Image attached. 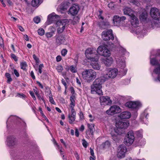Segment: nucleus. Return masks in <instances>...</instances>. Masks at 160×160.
<instances>
[{
	"instance_id": "nucleus-1",
	"label": "nucleus",
	"mask_w": 160,
	"mask_h": 160,
	"mask_svg": "<svg viewBox=\"0 0 160 160\" xmlns=\"http://www.w3.org/2000/svg\"><path fill=\"white\" fill-rule=\"evenodd\" d=\"M95 52V50L88 48L85 51V56L87 59L91 61L90 65L92 68L95 70H99L100 66L98 63L99 56Z\"/></svg>"
},
{
	"instance_id": "nucleus-2",
	"label": "nucleus",
	"mask_w": 160,
	"mask_h": 160,
	"mask_svg": "<svg viewBox=\"0 0 160 160\" xmlns=\"http://www.w3.org/2000/svg\"><path fill=\"white\" fill-rule=\"evenodd\" d=\"M129 125V123L127 121H124L122 120L117 122V128L112 130L110 133L112 139L114 141L117 140L119 138L120 135L122 134V130L121 129H126Z\"/></svg>"
},
{
	"instance_id": "nucleus-3",
	"label": "nucleus",
	"mask_w": 160,
	"mask_h": 160,
	"mask_svg": "<svg viewBox=\"0 0 160 160\" xmlns=\"http://www.w3.org/2000/svg\"><path fill=\"white\" fill-rule=\"evenodd\" d=\"M103 77L97 78L93 82L91 85V93H93L95 92L99 95H103L102 90V85L106 80Z\"/></svg>"
},
{
	"instance_id": "nucleus-4",
	"label": "nucleus",
	"mask_w": 160,
	"mask_h": 160,
	"mask_svg": "<svg viewBox=\"0 0 160 160\" xmlns=\"http://www.w3.org/2000/svg\"><path fill=\"white\" fill-rule=\"evenodd\" d=\"M117 67L119 70L118 74L120 76L125 75L127 70L126 68L125 58L123 56H118L116 58Z\"/></svg>"
},
{
	"instance_id": "nucleus-5",
	"label": "nucleus",
	"mask_w": 160,
	"mask_h": 160,
	"mask_svg": "<svg viewBox=\"0 0 160 160\" xmlns=\"http://www.w3.org/2000/svg\"><path fill=\"white\" fill-rule=\"evenodd\" d=\"M131 23L132 25L134 27H138V28L136 30V34L138 35V37L142 38L147 33L146 29L141 30L139 27V21L138 18L134 15L131 17Z\"/></svg>"
},
{
	"instance_id": "nucleus-6",
	"label": "nucleus",
	"mask_w": 160,
	"mask_h": 160,
	"mask_svg": "<svg viewBox=\"0 0 160 160\" xmlns=\"http://www.w3.org/2000/svg\"><path fill=\"white\" fill-rule=\"evenodd\" d=\"M82 74V78L88 83L92 82L97 77L96 72L92 69H85Z\"/></svg>"
},
{
	"instance_id": "nucleus-7",
	"label": "nucleus",
	"mask_w": 160,
	"mask_h": 160,
	"mask_svg": "<svg viewBox=\"0 0 160 160\" xmlns=\"http://www.w3.org/2000/svg\"><path fill=\"white\" fill-rule=\"evenodd\" d=\"M135 137L132 131L129 132L127 134L124 139V143L127 146H130L133 143Z\"/></svg>"
},
{
	"instance_id": "nucleus-8",
	"label": "nucleus",
	"mask_w": 160,
	"mask_h": 160,
	"mask_svg": "<svg viewBox=\"0 0 160 160\" xmlns=\"http://www.w3.org/2000/svg\"><path fill=\"white\" fill-rule=\"evenodd\" d=\"M97 52L104 57H109L111 55L110 51L104 46H100L97 49Z\"/></svg>"
},
{
	"instance_id": "nucleus-9",
	"label": "nucleus",
	"mask_w": 160,
	"mask_h": 160,
	"mask_svg": "<svg viewBox=\"0 0 160 160\" xmlns=\"http://www.w3.org/2000/svg\"><path fill=\"white\" fill-rule=\"evenodd\" d=\"M102 38L104 41H108L110 40H114V37L112 31L111 29L107 31H105L102 33Z\"/></svg>"
},
{
	"instance_id": "nucleus-10",
	"label": "nucleus",
	"mask_w": 160,
	"mask_h": 160,
	"mask_svg": "<svg viewBox=\"0 0 160 160\" xmlns=\"http://www.w3.org/2000/svg\"><path fill=\"white\" fill-rule=\"evenodd\" d=\"M67 22V19H63L56 22V26L57 27H59L57 29V31L58 33H61L63 32L65 29V26Z\"/></svg>"
},
{
	"instance_id": "nucleus-11",
	"label": "nucleus",
	"mask_w": 160,
	"mask_h": 160,
	"mask_svg": "<svg viewBox=\"0 0 160 160\" xmlns=\"http://www.w3.org/2000/svg\"><path fill=\"white\" fill-rule=\"evenodd\" d=\"M121 112L120 108L116 105H113L111 106L110 108L106 111L107 114L109 115H113Z\"/></svg>"
},
{
	"instance_id": "nucleus-12",
	"label": "nucleus",
	"mask_w": 160,
	"mask_h": 160,
	"mask_svg": "<svg viewBox=\"0 0 160 160\" xmlns=\"http://www.w3.org/2000/svg\"><path fill=\"white\" fill-rule=\"evenodd\" d=\"M118 72V69L114 68L109 71L107 74L104 75L103 77L106 80L109 78H114L118 74L119 75Z\"/></svg>"
},
{
	"instance_id": "nucleus-13",
	"label": "nucleus",
	"mask_w": 160,
	"mask_h": 160,
	"mask_svg": "<svg viewBox=\"0 0 160 160\" xmlns=\"http://www.w3.org/2000/svg\"><path fill=\"white\" fill-rule=\"evenodd\" d=\"M150 14L154 19L160 20V11L156 8H151Z\"/></svg>"
},
{
	"instance_id": "nucleus-14",
	"label": "nucleus",
	"mask_w": 160,
	"mask_h": 160,
	"mask_svg": "<svg viewBox=\"0 0 160 160\" xmlns=\"http://www.w3.org/2000/svg\"><path fill=\"white\" fill-rule=\"evenodd\" d=\"M127 151V148L126 146L122 145H119L118 149V157L121 158L124 157Z\"/></svg>"
},
{
	"instance_id": "nucleus-15",
	"label": "nucleus",
	"mask_w": 160,
	"mask_h": 160,
	"mask_svg": "<svg viewBox=\"0 0 160 160\" xmlns=\"http://www.w3.org/2000/svg\"><path fill=\"white\" fill-rule=\"evenodd\" d=\"M126 19V18L125 16L120 17L117 15L114 16L113 19V24L114 26H119L121 23L122 22Z\"/></svg>"
},
{
	"instance_id": "nucleus-16",
	"label": "nucleus",
	"mask_w": 160,
	"mask_h": 160,
	"mask_svg": "<svg viewBox=\"0 0 160 160\" xmlns=\"http://www.w3.org/2000/svg\"><path fill=\"white\" fill-rule=\"evenodd\" d=\"M141 104L139 102H128L125 104V106L129 108L136 109L139 108L141 106Z\"/></svg>"
},
{
	"instance_id": "nucleus-17",
	"label": "nucleus",
	"mask_w": 160,
	"mask_h": 160,
	"mask_svg": "<svg viewBox=\"0 0 160 160\" xmlns=\"http://www.w3.org/2000/svg\"><path fill=\"white\" fill-rule=\"evenodd\" d=\"M17 141L16 138L12 136L8 137L7 139V144L10 147L16 145Z\"/></svg>"
},
{
	"instance_id": "nucleus-18",
	"label": "nucleus",
	"mask_w": 160,
	"mask_h": 160,
	"mask_svg": "<svg viewBox=\"0 0 160 160\" xmlns=\"http://www.w3.org/2000/svg\"><path fill=\"white\" fill-rule=\"evenodd\" d=\"M79 10V6L78 5L74 4L70 8L68 12L72 15L74 16L78 14Z\"/></svg>"
},
{
	"instance_id": "nucleus-19",
	"label": "nucleus",
	"mask_w": 160,
	"mask_h": 160,
	"mask_svg": "<svg viewBox=\"0 0 160 160\" xmlns=\"http://www.w3.org/2000/svg\"><path fill=\"white\" fill-rule=\"evenodd\" d=\"M59 18V16L56 15L54 13L49 15L48 17L47 21L50 24L54 21H56Z\"/></svg>"
},
{
	"instance_id": "nucleus-20",
	"label": "nucleus",
	"mask_w": 160,
	"mask_h": 160,
	"mask_svg": "<svg viewBox=\"0 0 160 160\" xmlns=\"http://www.w3.org/2000/svg\"><path fill=\"white\" fill-rule=\"evenodd\" d=\"M100 102L101 105H108L111 104L112 101L110 99V98L108 97H100L99 98Z\"/></svg>"
},
{
	"instance_id": "nucleus-21",
	"label": "nucleus",
	"mask_w": 160,
	"mask_h": 160,
	"mask_svg": "<svg viewBox=\"0 0 160 160\" xmlns=\"http://www.w3.org/2000/svg\"><path fill=\"white\" fill-rule=\"evenodd\" d=\"M98 25L99 27L102 29H105L110 27L109 22L106 19H105L104 21L99 22Z\"/></svg>"
},
{
	"instance_id": "nucleus-22",
	"label": "nucleus",
	"mask_w": 160,
	"mask_h": 160,
	"mask_svg": "<svg viewBox=\"0 0 160 160\" xmlns=\"http://www.w3.org/2000/svg\"><path fill=\"white\" fill-rule=\"evenodd\" d=\"M66 41L65 37L63 35H60L56 38V43L58 45L64 44Z\"/></svg>"
},
{
	"instance_id": "nucleus-23",
	"label": "nucleus",
	"mask_w": 160,
	"mask_h": 160,
	"mask_svg": "<svg viewBox=\"0 0 160 160\" xmlns=\"http://www.w3.org/2000/svg\"><path fill=\"white\" fill-rule=\"evenodd\" d=\"M71 114H69L68 121L70 123L72 124L75 120L76 112L75 111L71 110Z\"/></svg>"
},
{
	"instance_id": "nucleus-24",
	"label": "nucleus",
	"mask_w": 160,
	"mask_h": 160,
	"mask_svg": "<svg viewBox=\"0 0 160 160\" xmlns=\"http://www.w3.org/2000/svg\"><path fill=\"white\" fill-rule=\"evenodd\" d=\"M131 114L129 112H124L121 113L119 116L121 119H128L131 117Z\"/></svg>"
},
{
	"instance_id": "nucleus-25",
	"label": "nucleus",
	"mask_w": 160,
	"mask_h": 160,
	"mask_svg": "<svg viewBox=\"0 0 160 160\" xmlns=\"http://www.w3.org/2000/svg\"><path fill=\"white\" fill-rule=\"evenodd\" d=\"M123 12L125 14L128 15L130 17V18L132 16L134 15L133 11L129 8L126 7L123 9Z\"/></svg>"
},
{
	"instance_id": "nucleus-26",
	"label": "nucleus",
	"mask_w": 160,
	"mask_h": 160,
	"mask_svg": "<svg viewBox=\"0 0 160 160\" xmlns=\"http://www.w3.org/2000/svg\"><path fill=\"white\" fill-rule=\"evenodd\" d=\"M75 97L74 95H72L70 97V107L71 108V110L75 111L74 108L75 105Z\"/></svg>"
},
{
	"instance_id": "nucleus-27",
	"label": "nucleus",
	"mask_w": 160,
	"mask_h": 160,
	"mask_svg": "<svg viewBox=\"0 0 160 160\" xmlns=\"http://www.w3.org/2000/svg\"><path fill=\"white\" fill-rule=\"evenodd\" d=\"M148 14L146 12L142 13L140 16V19L141 21L143 22H148L149 20L147 18Z\"/></svg>"
},
{
	"instance_id": "nucleus-28",
	"label": "nucleus",
	"mask_w": 160,
	"mask_h": 160,
	"mask_svg": "<svg viewBox=\"0 0 160 160\" xmlns=\"http://www.w3.org/2000/svg\"><path fill=\"white\" fill-rule=\"evenodd\" d=\"M112 58L111 57H110V56L108 57L103 61L104 63L106 65L108 66H110L112 64Z\"/></svg>"
},
{
	"instance_id": "nucleus-29",
	"label": "nucleus",
	"mask_w": 160,
	"mask_h": 160,
	"mask_svg": "<svg viewBox=\"0 0 160 160\" xmlns=\"http://www.w3.org/2000/svg\"><path fill=\"white\" fill-rule=\"evenodd\" d=\"M88 128L89 129L90 132H89L88 134L90 135H93L94 131V125L93 124H88Z\"/></svg>"
},
{
	"instance_id": "nucleus-30",
	"label": "nucleus",
	"mask_w": 160,
	"mask_h": 160,
	"mask_svg": "<svg viewBox=\"0 0 160 160\" xmlns=\"http://www.w3.org/2000/svg\"><path fill=\"white\" fill-rule=\"evenodd\" d=\"M42 2V0H32L31 4L33 7H38Z\"/></svg>"
},
{
	"instance_id": "nucleus-31",
	"label": "nucleus",
	"mask_w": 160,
	"mask_h": 160,
	"mask_svg": "<svg viewBox=\"0 0 160 160\" xmlns=\"http://www.w3.org/2000/svg\"><path fill=\"white\" fill-rule=\"evenodd\" d=\"M150 57H151L150 56ZM150 62L151 64L153 66H156L160 65L158 61L155 58H150Z\"/></svg>"
},
{
	"instance_id": "nucleus-32",
	"label": "nucleus",
	"mask_w": 160,
	"mask_h": 160,
	"mask_svg": "<svg viewBox=\"0 0 160 160\" xmlns=\"http://www.w3.org/2000/svg\"><path fill=\"white\" fill-rule=\"evenodd\" d=\"M67 70H70L73 73H75L77 72V68L76 65L74 66L73 65L70 66L68 69H66Z\"/></svg>"
},
{
	"instance_id": "nucleus-33",
	"label": "nucleus",
	"mask_w": 160,
	"mask_h": 160,
	"mask_svg": "<svg viewBox=\"0 0 160 160\" xmlns=\"http://www.w3.org/2000/svg\"><path fill=\"white\" fill-rule=\"evenodd\" d=\"M158 66L156 67L153 70V72L158 75V78L159 77H160V64L158 65Z\"/></svg>"
},
{
	"instance_id": "nucleus-34",
	"label": "nucleus",
	"mask_w": 160,
	"mask_h": 160,
	"mask_svg": "<svg viewBox=\"0 0 160 160\" xmlns=\"http://www.w3.org/2000/svg\"><path fill=\"white\" fill-rule=\"evenodd\" d=\"M33 91L36 95L38 98V99L40 100H42L43 102L45 103V101L43 98L39 94L37 91L35 89H33Z\"/></svg>"
},
{
	"instance_id": "nucleus-35",
	"label": "nucleus",
	"mask_w": 160,
	"mask_h": 160,
	"mask_svg": "<svg viewBox=\"0 0 160 160\" xmlns=\"http://www.w3.org/2000/svg\"><path fill=\"white\" fill-rule=\"evenodd\" d=\"M110 144V142L108 141H107L101 144V147L103 148H106L109 147Z\"/></svg>"
},
{
	"instance_id": "nucleus-36",
	"label": "nucleus",
	"mask_w": 160,
	"mask_h": 160,
	"mask_svg": "<svg viewBox=\"0 0 160 160\" xmlns=\"http://www.w3.org/2000/svg\"><path fill=\"white\" fill-rule=\"evenodd\" d=\"M152 55L158 56H160V50H158L157 51L153 50L151 52V57Z\"/></svg>"
},
{
	"instance_id": "nucleus-37",
	"label": "nucleus",
	"mask_w": 160,
	"mask_h": 160,
	"mask_svg": "<svg viewBox=\"0 0 160 160\" xmlns=\"http://www.w3.org/2000/svg\"><path fill=\"white\" fill-rule=\"evenodd\" d=\"M20 67L22 69L24 70H26V68L27 67V65L26 62H22L20 63Z\"/></svg>"
},
{
	"instance_id": "nucleus-38",
	"label": "nucleus",
	"mask_w": 160,
	"mask_h": 160,
	"mask_svg": "<svg viewBox=\"0 0 160 160\" xmlns=\"http://www.w3.org/2000/svg\"><path fill=\"white\" fill-rule=\"evenodd\" d=\"M5 76L7 78V82L9 83L10 82H11L12 81V79L11 78V75L8 73H6L5 74Z\"/></svg>"
},
{
	"instance_id": "nucleus-39",
	"label": "nucleus",
	"mask_w": 160,
	"mask_h": 160,
	"mask_svg": "<svg viewBox=\"0 0 160 160\" xmlns=\"http://www.w3.org/2000/svg\"><path fill=\"white\" fill-rule=\"evenodd\" d=\"M17 117L15 116H11L8 119L7 122V126L8 125V124L9 123V121L11 120L14 121L15 119H16Z\"/></svg>"
},
{
	"instance_id": "nucleus-40",
	"label": "nucleus",
	"mask_w": 160,
	"mask_h": 160,
	"mask_svg": "<svg viewBox=\"0 0 160 160\" xmlns=\"http://www.w3.org/2000/svg\"><path fill=\"white\" fill-rule=\"evenodd\" d=\"M56 69L58 72H60L63 70V68L62 66L59 65L57 67Z\"/></svg>"
},
{
	"instance_id": "nucleus-41",
	"label": "nucleus",
	"mask_w": 160,
	"mask_h": 160,
	"mask_svg": "<svg viewBox=\"0 0 160 160\" xmlns=\"http://www.w3.org/2000/svg\"><path fill=\"white\" fill-rule=\"evenodd\" d=\"M44 30L42 28L39 29L38 30V33L40 35H43L44 34Z\"/></svg>"
},
{
	"instance_id": "nucleus-42",
	"label": "nucleus",
	"mask_w": 160,
	"mask_h": 160,
	"mask_svg": "<svg viewBox=\"0 0 160 160\" xmlns=\"http://www.w3.org/2000/svg\"><path fill=\"white\" fill-rule=\"evenodd\" d=\"M145 144V141L142 139L139 140L138 145L141 146L144 145Z\"/></svg>"
},
{
	"instance_id": "nucleus-43",
	"label": "nucleus",
	"mask_w": 160,
	"mask_h": 160,
	"mask_svg": "<svg viewBox=\"0 0 160 160\" xmlns=\"http://www.w3.org/2000/svg\"><path fill=\"white\" fill-rule=\"evenodd\" d=\"M33 21L36 23H38L40 21V18L38 17H36L33 18Z\"/></svg>"
},
{
	"instance_id": "nucleus-44",
	"label": "nucleus",
	"mask_w": 160,
	"mask_h": 160,
	"mask_svg": "<svg viewBox=\"0 0 160 160\" xmlns=\"http://www.w3.org/2000/svg\"><path fill=\"white\" fill-rule=\"evenodd\" d=\"M53 32H50L46 33L45 35L47 38H50L53 36Z\"/></svg>"
},
{
	"instance_id": "nucleus-45",
	"label": "nucleus",
	"mask_w": 160,
	"mask_h": 160,
	"mask_svg": "<svg viewBox=\"0 0 160 160\" xmlns=\"http://www.w3.org/2000/svg\"><path fill=\"white\" fill-rule=\"evenodd\" d=\"M82 144L83 147L85 148H86L87 147L88 143L87 142L85 139L82 140Z\"/></svg>"
},
{
	"instance_id": "nucleus-46",
	"label": "nucleus",
	"mask_w": 160,
	"mask_h": 160,
	"mask_svg": "<svg viewBox=\"0 0 160 160\" xmlns=\"http://www.w3.org/2000/svg\"><path fill=\"white\" fill-rule=\"evenodd\" d=\"M25 97V95H24L23 93H17V95L16 96V97L22 98H24Z\"/></svg>"
},
{
	"instance_id": "nucleus-47",
	"label": "nucleus",
	"mask_w": 160,
	"mask_h": 160,
	"mask_svg": "<svg viewBox=\"0 0 160 160\" xmlns=\"http://www.w3.org/2000/svg\"><path fill=\"white\" fill-rule=\"evenodd\" d=\"M68 52V51L66 49H63L61 51V54L62 56H65Z\"/></svg>"
},
{
	"instance_id": "nucleus-48",
	"label": "nucleus",
	"mask_w": 160,
	"mask_h": 160,
	"mask_svg": "<svg viewBox=\"0 0 160 160\" xmlns=\"http://www.w3.org/2000/svg\"><path fill=\"white\" fill-rule=\"evenodd\" d=\"M148 116V114H147L145 117H143L142 119V122H143L145 124L147 123V122H146V121H148V118L147 117Z\"/></svg>"
},
{
	"instance_id": "nucleus-49",
	"label": "nucleus",
	"mask_w": 160,
	"mask_h": 160,
	"mask_svg": "<svg viewBox=\"0 0 160 160\" xmlns=\"http://www.w3.org/2000/svg\"><path fill=\"white\" fill-rule=\"evenodd\" d=\"M43 67V64H40L39 66L38 67V72L39 73L41 74L42 73V68Z\"/></svg>"
},
{
	"instance_id": "nucleus-50",
	"label": "nucleus",
	"mask_w": 160,
	"mask_h": 160,
	"mask_svg": "<svg viewBox=\"0 0 160 160\" xmlns=\"http://www.w3.org/2000/svg\"><path fill=\"white\" fill-rule=\"evenodd\" d=\"M33 58L34 60L35 61L36 63H38L39 62V58L36 56L35 54L33 55Z\"/></svg>"
},
{
	"instance_id": "nucleus-51",
	"label": "nucleus",
	"mask_w": 160,
	"mask_h": 160,
	"mask_svg": "<svg viewBox=\"0 0 160 160\" xmlns=\"http://www.w3.org/2000/svg\"><path fill=\"white\" fill-rule=\"evenodd\" d=\"M11 55V58L13 59L15 61L17 62L18 61V59L17 57L14 54L12 53Z\"/></svg>"
},
{
	"instance_id": "nucleus-52",
	"label": "nucleus",
	"mask_w": 160,
	"mask_h": 160,
	"mask_svg": "<svg viewBox=\"0 0 160 160\" xmlns=\"http://www.w3.org/2000/svg\"><path fill=\"white\" fill-rule=\"evenodd\" d=\"M49 101L51 103L54 105L56 104L55 102H54L52 96H49Z\"/></svg>"
},
{
	"instance_id": "nucleus-53",
	"label": "nucleus",
	"mask_w": 160,
	"mask_h": 160,
	"mask_svg": "<svg viewBox=\"0 0 160 160\" xmlns=\"http://www.w3.org/2000/svg\"><path fill=\"white\" fill-rule=\"evenodd\" d=\"M88 117L90 118L89 119L90 121L91 122H93L95 119L94 117H93L91 114L89 115Z\"/></svg>"
},
{
	"instance_id": "nucleus-54",
	"label": "nucleus",
	"mask_w": 160,
	"mask_h": 160,
	"mask_svg": "<svg viewBox=\"0 0 160 160\" xmlns=\"http://www.w3.org/2000/svg\"><path fill=\"white\" fill-rule=\"evenodd\" d=\"M99 14L98 16V18L99 19H101L102 20H103L104 19V17H102L101 14L102 13V11H99Z\"/></svg>"
},
{
	"instance_id": "nucleus-55",
	"label": "nucleus",
	"mask_w": 160,
	"mask_h": 160,
	"mask_svg": "<svg viewBox=\"0 0 160 160\" xmlns=\"http://www.w3.org/2000/svg\"><path fill=\"white\" fill-rule=\"evenodd\" d=\"M13 73L16 77H18L19 76V74L16 69H13Z\"/></svg>"
},
{
	"instance_id": "nucleus-56",
	"label": "nucleus",
	"mask_w": 160,
	"mask_h": 160,
	"mask_svg": "<svg viewBox=\"0 0 160 160\" xmlns=\"http://www.w3.org/2000/svg\"><path fill=\"white\" fill-rule=\"evenodd\" d=\"M114 4L113 3L111 2L108 4V6L109 8L112 9L114 8Z\"/></svg>"
},
{
	"instance_id": "nucleus-57",
	"label": "nucleus",
	"mask_w": 160,
	"mask_h": 160,
	"mask_svg": "<svg viewBox=\"0 0 160 160\" xmlns=\"http://www.w3.org/2000/svg\"><path fill=\"white\" fill-rule=\"evenodd\" d=\"M61 82L62 83L66 89L67 88V84L65 80L63 79H62Z\"/></svg>"
},
{
	"instance_id": "nucleus-58",
	"label": "nucleus",
	"mask_w": 160,
	"mask_h": 160,
	"mask_svg": "<svg viewBox=\"0 0 160 160\" xmlns=\"http://www.w3.org/2000/svg\"><path fill=\"white\" fill-rule=\"evenodd\" d=\"M30 74L31 76L32 77V78L34 80L35 79V77L34 75V72L32 71H31Z\"/></svg>"
},
{
	"instance_id": "nucleus-59",
	"label": "nucleus",
	"mask_w": 160,
	"mask_h": 160,
	"mask_svg": "<svg viewBox=\"0 0 160 160\" xmlns=\"http://www.w3.org/2000/svg\"><path fill=\"white\" fill-rule=\"evenodd\" d=\"M137 136L138 137H141L142 136V132L140 131H138L136 132Z\"/></svg>"
},
{
	"instance_id": "nucleus-60",
	"label": "nucleus",
	"mask_w": 160,
	"mask_h": 160,
	"mask_svg": "<svg viewBox=\"0 0 160 160\" xmlns=\"http://www.w3.org/2000/svg\"><path fill=\"white\" fill-rule=\"evenodd\" d=\"M55 143L56 144L57 146V150H59L60 149H62V146H60V145H58L56 142H55Z\"/></svg>"
},
{
	"instance_id": "nucleus-61",
	"label": "nucleus",
	"mask_w": 160,
	"mask_h": 160,
	"mask_svg": "<svg viewBox=\"0 0 160 160\" xmlns=\"http://www.w3.org/2000/svg\"><path fill=\"white\" fill-rule=\"evenodd\" d=\"M74 155L76 158L77 160H79V157L78 153L77 152H75L74 153Z\"/></svg>"
},
{
	"instance_id": "nucleus-62",
	"label": "nucleus",
	"mask_w": 160,
	"mask_h": 160,
	"mask_svg": "<svg viewBox=\"0 0 160 160\" xmlns=\"http://www.w3.org/2000/svg\"><path fill=\"white\" fill-rule=\"evenodd\" d=\"M61 56L60 55L58 56L56 58V61L57 62H60L61 60Z\"/></svg>"
},
{
	"instance_id": "nucleus-63",
	"label": "nucleus",
	"mask_w": 160,
	"mask_h": 160,
	"mask_svg": "<svg viewBox=\"0 0 160 160\" xmlns=\"http://www.w3.org/2000/svg\"><path fill=\"white\" fill-rule=\"evenodd\" d=\"M38 85L42 89L43 88V87L41 83L38 81H36Z\"/></svg>"
},
{
	"instance_id": "nucleus-64",
	"label": "nucleus",
	"mask_w": 160,
	"mask_h": 160,
	"mask_svg": "<svg viewBox=\"0 0 160 160\" xmlns=\"http://www.w3.org/2000/svg\"><path fill=\"white\" fill-rule=\"evenodd\" d=\"M79 115L81 119H82L84 118V116L83 113L82 112H80L79 113Z\"/></svg>"
}]
</instances>
